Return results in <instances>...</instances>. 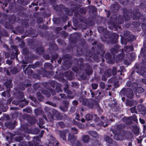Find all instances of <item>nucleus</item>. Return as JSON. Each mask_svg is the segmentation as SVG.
<instances>
[{
  "instance_id": "a19ab883",
  "label": "nucleus",
  "mask_w": 146,
  "mask_h": 146,
  "mask_svg": "<svg viewBox=\"0 0 146 146\" xmlns=\"http://www.w3.org/2000/svg\"><path fill=\"white\" fill-rule=\"evenodd\" d=\"M90 143L91 146H100L101 145V143L97 140L92 139Z\"/></svg>"
},
{
  "instance_id": "7ed1b4c3",
  "label": "nucleus",
  "mask_w": 146,
  "mask_h": 146,
  "mask_svg": "<svg viewBox=\"0 0 146 146\" xmlns=\"http://www.w3.org/2000/svg\"><path fill=\"white\" fill-rule=\"evenodd\" d=\"M83 67L85 69H82V70H80L81 72L79 74V76L82 79L85 80L87 76H90L93 72V71L92 67L88 63L84 64Z\"/></svg>"
},
{
  "instance_id": "6ab92c4d",
  "label": "nucleus",
  "mask_w": 146,
  "mask_h": 146,
  "mask_svg": "<svg viewBox=\"0 0 146 146\" xmlns=\"http://www.w3.org/2000/svg\"><path fill=\"white\" fill-rule=\"evenodd\" d=\"M31 85V84L28 82V80H25L20 82L18 87L20 89L24 90L26 88L29 87Z\"/></svg>"
},
{
  "instance_id": "0eeeda50",
  "label": "nucleus",
  "mask_w": 146,
  "mask_h": 146,
  "mask_svg": "<svg viewBox=\"0 0 146 146\" xmlns=\"http://www.w3.org/2000/svg\"><path fill=\"white\" fill-rule=\"evenodd\" d=\"M73 60L75 62V64L77 65V66H73L72 68V70L76 73H79L81 72L80 70H82V68H83L84 66L83 59L82 58L79 59L74 58L73 59Z\"/></svg>"
},
{
  "instance_id": "6e6d98bb",
  "label": "nucleus",
  "mask_w": 146,
  "mask_h": 146,
  "mask_svg": "<svg viewBox=\"0 0 146 146\" xmlns=\"http://www.w3.org/2000/svg\"><path fill=\"white\" fill-rule=\"evenodd\" d=\"M40 84L39 83H35L33 85V87L35 90L36 91L37 90H40L41 89V88L40 87Z\"/></svg>"
},
{
  "instance_id": "49530a36",
  "label": "nucleus",
  "mask_w": 146,
  "mask_h": 146,
  "mask_svg": "<svg viewBox=\"0 0 146 146\" xmlns=\"http://www.w3.org/2000/svg\"><path fill=\"white\" fill-rule=\"evenodd\" d=\"M15 29V31H13V32L15 33H15V31L18 33L21 34L24 31V28L19 26L16 27Z\"/></svg>"
},
{
  "instance_id": "c85d7f7f",
  "label": "nucleus",
  "mask_w": 146,
  "mask_h": 146,
  "mask_svg": "<svg viewBox=\"0 0 146 146\" xmlns=\"http://www.w3.org/2000/svg\"><path fill=\"white\" fill-rule=\"evenodd\" d=\"M68 139L73 145L75 144L76 140V139L75 136L72 134H70V133L69 134Z\"/></svg>"
},
{
  "instance_id": "37998d69",
  "label": "nucleus",
  "mask_w": 146,
  "mask_h": 146,
  "mask_svg": "<svg viewBox=\"0 0 146 146\" xmlns=\"http://www.w3.org/2000/svg\"><path fill=\"white\" fill-rule=\"evenodd\" d=\"M35 51L38 54H42L44 51V47L42 46H40L36 48Z\"/></svg>"
},
{
  "instance_id": "4468645a",
  "label": "nucleus",
  "mask_w": 146,
  "mask_h": 146,
  "mask_svg": "<svg viewBox=\"0 0 146 146\" xmlns=\"http://www.w3.org/2000/svg\"><path fill=\"white\" fill-rule=\"evenodd\" d=\"M12 49L11 52L10 59L13 60L16 58L17 60H18L17 56L19 54V53L18 48L16 46L14 45L12 46Z\"/></svg>"
},
{
  "instance_id": "774afa93",
  "label": "nucleus",
  "mask_w": 146,
  "mask_h": 146,
  "mask_svg": "<svg viewBox=\"0 0 146 146\" xmlns=\"http://www.w3.org/2000/svg\"><path fill=\"white\" fill-rule=\"evenodd\" d=\"M93 116L90 114H86L85 117V119L87 121H90L93 119Z\"/></svg>"
},
{
  "instance_id": "c03bdc74",
  "label": "nucleus",
  "mask_w": 146,
  "mask_h": 146,
  "mask_svg": "<svg viewBox=\"0 0 146 146\" xmlns=\"http://www.w3.org/2000/svg\"><path fill=\"white\" fill-rule=\"evenodd\" d=\"M12 24H11L9 22L5 21H4L3 24V26H5L6 28L10 29H13V27Z\"/></svg>"
},
{
  "instance_id": "2eb2a0df",
  "label": "nucleus",
  "mask_w": 146,
  "mask_h": 146,
  "mask_svg": "<svg viewBox=\"0 0 146 146\" xmlns=\"http://www.w3.org/2000/svg\"><path fill=\"white\" fill-rule=\"evenodd\" d=\"M24 119H26L28 123L31 125L34 124L36 122V119L34 116H31L28 114H25L23 116Z\"/></svg>"
},
{
  "instance_id": "f704fd0d",
  "label": "nucleus",
  "mask_w": 146,
  "mask_h": 146,
  "mask_svg": "<svg viewBox=\"0 0 146 146\" xmlns=\"http://www.w3.org/2000/svg\"><path fill=\"white\" fill-rule=\"evenodd\" d=\"M15 96L17 99L21 100L24 98V93L22 92L18 91L15 94Z\"/></svg>"
},
{
  "instance_id": "c9c22d12",
  "label": "nucleus",
  "mask_w": 146,
  "mask_h": 146,
  "mask_svg": "<svg viewBox=\"0 0 146 146\" xmlns=\"http://www.w3.org/2000/svg\"><path fill=\"white\" fill-rule=\"evenodd\" d=\"M104 140L107 143L110 144H112L116 143V142L114 141L108 135L105 136Z\"/></svg>"
},
{
  "instance_id": "473e14b6",
  "label": "nucleus",
  "mask_w": 146,
  "mask_h": 146,
  "mask_svg": "<svg viewBox=\"0 0 146 146\" xmlns=\"http://www.w3.org/2000/svg\"><path fill=\"white\" fill-rule=\"evenodd\" d=\"M105 58L106 60H108V62L109 63L113 64L114 62V60L111 59V55L109 52H106L105 55Z\"/></svg>"
},
{
  "instance_id": "72a5a7b5",
  "label": "nucleus",
  "mask_w": 146,
  "mask_h": 146,
  "mask_svg": "<svg viewBox=\"0 0 146 146\" xmlns=\"http://www.w3.org/2000/svg\"><path fill=\"white\" fill-rule=\"evenodd\" d=\"M19 130L20 131H23L26 133H28L29 132V129L27 124H24L21 125Z\"/></svg>"
},
{
  "instance_id": "58836bf2",
  "label": "nucleus",
  "mask_w": 146,
  "mask_h": 146,
  "mask_svg": "<svg viewBox=\"0 0 146 146\" xmlns=\"http://www.w3.org/2000/svg\"><path fill=\"white\" fill-rule=\"evenodd\" d=\"M67 133L66 130L59 131V134L60 137L62 138L63 140H66V134Z\"/></svg>"
},
{
  "instance_id": "ea45409f",
  "label": "nucleus",
  "mask_w": 146,
  "mask_h": 146,
  "mask_svg": "<svg viewBox=\"0 0 146 146\" xmlns=\"http://www.w3.org/2000/svg\"><path fill=\"white\" fill-rule=\"evenodd\" d=\"M45 70H53V66L52 64L50 63L46 62L44 63V68Z\"/></svg>"
},
{
  "instance_id": "338daca9",
  "label": "nucleus",
  "mask_w": 146,
  "mask_h": 146,
  "mask_svg": "<svg viewBox=\"0 0 146 146\" xmlns=\"http://www.w3.org/2000/svg\"><path fill=\"white\" fill-rule=\"evenodd\" d=\"M23 111L28 113H31L32 112L31 108L29 107H27L26 108L23 109Z\"/></svg>"
},
{
  "instance_id": "20e7f679",
  "label": "nucleus",
  "mask_w": 146,
  "mask_h": 146,
  "mask_svg": "<svg viewBox=\"0 0 146 146\" xmlns=\"http://www.w3.org/2000/svg\"><path fill=\"white\" fill-rule=\"evenodd\" d=\"M139 22H133L132 25L133 27L135 28L138 31H140L142 29L145 34L146 33V19L141 18L139 20Z\"/></svg>"
},
{
  "instance_id": "bb28decb",
  "label": "nucleus",
  "mask_w": 146,
  "mask_h": 146,
  "mask_svg": "<svg viewBox=\"0 0 146 146\" xmlns=\"http://www.w3.org/2000/svg\"><path fill=\"white\" fill-rule=\"evenodd\" d=\"M133 19L137 20L139 19L141 16V14L138 9H135L133 10Z\"/></svg>"
},
{
  "instance_id": "a878e982",
  "label": "nucleus",
  "mask_w": 146,
  "mask_h": 146,
  "mask_svg": "<svg viewBox=\"0 0 146 146\" xmlns=\"http://www.w3.org/2000/svg\"><path fill=\"white\" fill-rule=\"evenodd\" d=\"M122 52L121 53L119 54L115 58V62L117 63H118L119 62H121L123 59L125 54L123 53V48L122 49Z\"/></svg>"
},
{
  "instance_id": "f8f14e48",
  "label": "nucleus",
  "mask_w": 146,
  "mask_h": 146,
  "mask_svg": "<svg viewBox=\"0 0 146 146\" xmlns=\"http://www.w3.org/2000/svg\"><path fill=\"white\" fill-rule=\"evenodd\" d=\"M108 105L111 109L114 110V111H118L119 109V107L117 101L115 98H113L112 99L111 98V100H109Z\"/></svg>"
},
{
  "instance_id": "5fc2aeb1",
  "label": "nucleus",
  "mask_w": 146,
  "mask_h": 146,
  "mask_svg": "<svg viewBox=\"0 0 146 146\" xmlns=\"http://www.w3.org/2000/svg\"><path fill=\"white\" fill-rule=\"evenodd\" d=\"M89 134L92 137L96 138L98 137V133L95 131H90L88 132Z\"/></svg>"
},
{
  "instance_id": "09e8293b",
  "label": "nucleus",
  "mask_w": 146,
  "mask_h": 146,
  "mask_svg": "<svg viewBox=\"0 0 146 146\" xmlns=\"http://www.w3.org/2000/svg\"><path fill=\"white\" fill-rule=\"evenodd\" d=\"M131 35H133L131 34L129 31H125L124 32L123 37H125V38H127L129 39H132L131 38V37H132L131 36Z\"/></svg>"
},
{
  "instance_id": "e2e57ef3",
  "label": "nucleus",
  "mask_w": 146,
  "mask_h": 146,
  "mask_svg": "<svg viewBox=\"0 0 146 146\" xmlns=\"http://www.w3.org/2000/svg\"><path fill=\"white\" fill-rule=\"evenodd\" d=\"M54 23L57 25L59 24L61 18L60 17L55 18L53 19Z\"/></svg>"
},
{
  "instance_id": "1a4fd4ad",
  "label": "nucleus",
  "mask_w": 146,
  "mask_h": 146,
  "mask_svg": "<svg viewBox=\"0 0 146 146\" xmlns=\"http://www.w3.org/2000/svg\"><path fill=\"white\" fill-rule=\"evenodd\" d=\"M119 95L121 97L125 96L130 99H132L133 97V93L132 89L130 88H123L120 91Z\"/></svg>"
},
{
  "instance_id": "6e6552de",
  "label": "nucleus",
  "mask_w": 146,
  "mask_h": 146,
  "mask_svg": "<svg viewBox=\"0 0 146 146\" xmlns=\"http://www.w3.org/2000/svg\"><path fill=\"white\" fill-rule=\"evenodd\" d=\"M72 56L69 54H63V61L62 65L66 68H70L72 64L73 61L72 60Z\"/></svg>"
},
{
  "instance_id": "13d9d810",
  "label": "nucleus",
  "mask_w": 146,
  "mask_h": 146,
  "mask_svg": "<svg viewBox=\"0 0 146 146\" xmlns=\"http://www.w3.org/2000/svg\"><path fill=\"white\" fill-rule=\"evenodd\" d=\"M41 93L45 95L47 98H49L50 96V92L46 90H42Z\"/></svg>"
},
{
  "instance_id": "5701e85b",
  "label": "nucleus",
  "mask_w": 146,
  "mask_h": 146,
  "mask_svg": "<svg viewBox=\"0 0 146 146\" xmlns=\"http://www.w3.org/2000/svg\"><path fill=\"white\" fill-rule=\"evenodd\" d=\"M131 36L132 37L131 38H132V39H129L127 38H125L121 36V44H122L125 45L127 44V43L128 42L132 41L135 39V36L134 35H131Z\"/></svg>"
},
{
  "instance_id": "b1692460",
  "label": "nucleus",
  "mask_w": 146,
  "mask_h": 146,
  "mask_svg": "<svg viewBox=\"0 0 146 146\" xmlns=\"http://www.w3.org/2000/svg\"><path fill=\"white\" fill-rule=\"evenodd\" d=\"M65 77L69 80H72L74 78V73L72 71H69L64 73Z\"/></svg>"
},
{
  "instance_id": "7c9ffc66",
  "label": "nucleus",
  "mask_w": 146,
  "mask_h": 146,
  "mask_svg": "<svg viewBox=\"0 0 146 146\" xmlns=\"http://www.w3.org/2000/svg\"><path fill=\"white\" fill-rule=\"evenodd\" d=\"M52 112L53 117L56 118L57 119L61 120L62 119V117L59 112L56 110H52Z\"/></svg>"
},
{
  "instance_id": "aec40b11",
  "label": "nucleus",
  "mask_w": 146,
  "mask_h": 146,
  "mask_svg": "<svg viewBox=\"0 0 146 146\" xmlns=\"http://www.w3.org/2000/svg\"><path fill=\"white\" fill-rule=\"evenodd\" d=\"M79 38V36L77 33L71 35L69 40L70 42L72 44H74L77 42Z\"/></svg>"
},
{
  "instance_id": "e433bc0d",
  "label": "nucleus",
  "mask_w": 146,
  "mask_h": 146,
  "mask_svg": "<svg viewBox=\"0 0 146 146\" xmlns=\"http://www.w3.org/2000/svg\"><path fill=\"white\" fill-rule=\"evenodd\" d=\"M140 54L143 58L142 60V63L144 65L146 66V52L143 51V48L141 50Z\"/></svg>"
},
{
  "instance_id": "9d476101",
  "label": "nucleus",
  "mask_w": 146,
  "mask_h": 146,
  "mask_svg": "<svg viewBox=\"0 0 146 146\" xmlns=\"http://www.w3.org/2000/svg\"><path fill=\"white\" fill-rule=\"evenodd\" d=\"M125 127V125L123 123L117 125L115 127L114 131L117 133H119V134L122 137H125L126 134V132L124 129Z\"/></svg>"
},
{
  "instance_id": "603ef678",
  "label": "nucleus",
  "mask_w": 146,
  "mask_h": 146,
  "mask_svg": "<svg viewBox=\"0 0 146 146\" xmlns=\"http://www.w3.org/2000/svg\"><path fill=\"white\" fill-rule=\"evenodd\" d=\"M61 84L60 83L57 84L55 90L57 93L62 92V90L61 88Z\"/></svg>"
},
{
  "instance_id": "0e129e2a",
  "label": "nucleus",
  "mask_w": 146,
  "mask_h": 146,
  "mask_svg": "<svg viewBox=\"0 0 146 146\" xmlns=\"http://www.w3.org/2000/svg\"><path fill=\"white\" fill-rule=\"evenodd\" d=\"M49 46L50 48L53 50H57L58 49V47L57 45L54 43L50 44Z\"/></svg>"
},
{
  "instance_id": "f03ea898",
  "label": "nucleus",
  "mask_w": 146,
  "mask_h": 146,
  "mask_svg": "<svg viewBox=\"0 0 146 146\" xmlns=\"http://www.w3.org/2000/svg\"><path fill=\"white\" fill-rule=\"evenodd\" d=\"M78 100L80 103L84 105L87 106V107L90 109H92L94 105L100 108L98 103L97 101L93 99H88L86 98L85 96H82L80 97Z\"/></svg>"
},
{
  "instance_id": "de8ad7c7",
  "label": "nucleus",
  "mask_w": 146,
  "mask_h": 146,
  "mask_svg": "<svg viewBox=\"0 0 146 146\" xmlns=\"http://www.w3.org/2000/svg\"><path fill=\"white\" fill-rule=\"evenodd\" d=\"M97 9L95 6L90 5L89 6V12L93 13L97 12Z\"/></svg>"
},
{
  "instance_id": "69168bd1",
  "label": "nucleus",
  "mask_w": 146,
  "mask_h": 146,
  "mask_svg": "<svg viewBox=\"0 0 146 146\" xmlns=\"http://www.w3.org/2000/svg\"><path fill=\"white\" fill-rule=\"evenodd\" d=\"M144 91V89L141 87H137L135 92L138 93L143 92Z\"/></svg>"
},
{
  "instance_id": "052dcab7",
  "label": "nucleus",
  "mask_w": 146,
  "mask_h": 146,
  "mask_svg": "<svg viewBox=\"0 0 146 146\" xmlns=\"http://www.w3.org/2000/svg\"><path fill=\"white\" fill-rule=\"evenodd\" d=\"M10 71L12 74H15L19 72L18 68L16 67H14L11 68Z\"/></svg>"
},
{
  "instance_id": "423d86ee",
  "label": "nucleus",
  "mask_w": 146,
  "mask_h": 146,
  "mask_svg": "<svg viewBox=\"0 0 146 146\" xmlns=\"http://www.w3.org/2000/svg\"><path fill=\"white\" fill-rule=\"evenodd\" d=\"M123 11V16L119 15L118 18H117V23L119 24L123 23L124 19L125 21L130 20L132 15V11L130 10H128L126 9H124Z\"/></svg>"
},
{
  "instance_id": "dca6fc26",
  "label": "nucleus",
  "mask_w": 146,
  "mask_h": 146,
  "mask_svg": "<svg viewBox=\"0 0 146 146\" xmlns=\"http://www.w3.org/2000/svg\"><path fill=\"white\" fill-rule=\"evenodd\" d=\"M13 121L12 120L7 121L4 123L5 126L9 129H13L17 125V123L16 121H14L13 122Z\"/></svg>"
},
{
  "instance_id": "680f3d73",
  "label": "nucleus",
  "mask_w": 146,
  "mask_h": 146,
  "mask_svg": "<svg viewBox=\"0 0 146 146\" xmlns=\"http://www.w3.org/2000/svg\"><path fill=\"white\" fill-rule=\"evenodd\" d=\"M22 54L25 56L28 55L29 53V52L27 48H24L23 49L22 51Z\"/></svg>"
},
{
  "instance_id": "4be33fe9",
  "label": "nucleus",
  "mask_w": 146,
  "mask_h": 146,
  "mask_svg": "<svg viewBox=\"0 0 146 146\" xmlns=\"http://www.w3.org/2000/svg\"><path fill=\"white\" fill-rule=\"evenodd\" d=\"M86 19L85 17L80 15L77 18H73V22L75 24L77 25L79 22L85 23Z\"/></svg>"
},
{
  "instance_id": "cd10ccee",
  "label": "nucleus",
  "mask_w": 146,
  "mask_h": 146,
  "mask_svg": "<svg viewBox=\"0 0 146 146\" xmlns=\"http://www.w3.org/2000/svg\"><path fill=\"white\" fill-rule=\"evenodd\" d=\"M42 65V63L41 62L38 61L36 62L34 64L29 65V66L30 67V68L35 69L40 67Z\"/></svg>"
},
{
  "instance_id": "4c0bfd02",
  "label": "nucleus",
  "mask_w": 146,
  "mask_h": 146,
  "mask_svg": "<svg viewBox=\"0 0 146 146\" xmlns=\"http://www.w3.org/2000/svg\"><path fill=\"white\" fill-rule=\"evenodd\" d=\"M54 78L60 81H63L64 80L63 74L61 73L56 74L54 76Z\"/></svg>"
},
{
  "instance_id": "412c9836",
  "label": "nucleus",
  "mask_w": 146,
  "mask_h": 146,
  "mask_svg": "<svg viewBox=\"0 0 146 146\" xmlns=\"http://www.w3.org/2000/svg\"><path fill=\"white\" fill-rule=\"evenodd\" d=\"M120 48L121 47L119 45L116 44L113 48H111L110 49V52L114 57H115V56L116 54L119 52L121 50V49Z\"/></svg>"
},
{
  "instance_id": "39448f33",
  "label": "nucleus",
  "mask_w": 146,
  "mask_h": 146,
  "mask_svg": "<svg viewBox=\"0 0 146 146\" xmlns=\"http://www.w3.org/2000/svg\"><path fill=\"white\" fill-rule=\"evenodd\" d=\"M37 72L38 74L33 73L32 76L33 78L36 79H40L39 75H42L43 77L50 78V76L54 74V72L52 71L45 70L43 68H40V69L37 70Z\"/></svg>"
},
{
  "instance_id": "f3484780",
  "label": "nucleus",
  "mask_w": 146,
  "mask_h": 146,
  "mask_svg": "<svg viewBox=\"0 0 146 146\" xmlns=\"http://www.w3.org/2000/svg\"><path fill=\"white\" fill-rule=\"evenodd\" d=\"M12 80L11 79H7L4 83V85L6 87L7 90V95L8 96H11L10 92L11 90V88L12 87Z\"/></svg>"
},
{
  "instance_id": "f257e3e1",
  "label": "nucleus",
  "mask_w": 146,
  "mask_h": 146,
  "mask_svg": "<svg viewBox=\"0 0 146 146\" xmlns=\"http://www.w3.org/2000/svg\"><path fill=\"white\" fill-rule=\"evenodd\" d=\"M97 41H96L92 44L93 46L96 45L97 47H92L91 52L86 48H83L82 47L77 46L76 50L77 54L78 55L84 56L86 57L90 56L95 61L98 62L99 60L98 55L103 57L105 51L104 49V45L100 43L97 44Z\"/></svg>"
},
{
  "instance_id": "bf43d9fd",
  "label": "nucleus",
  "mask_w": 146,
  "mask_h": 146,
  "mask_svg": "<svg viewBox=\"0 0 146 146\" xmlns=\"http://www.w3.org/2000/svg\"><path fill=\"white\" fill-rule=\"evenodd\" d=\"M41 93L45 95L47 98H49L50 96V92L46 90H42Z\"/></svg>"
},
{
  "instance_id": "ddd939ff",
  "label": "nucleus",
  "mask_w": 146,
  "mask_h": 146,
  "mask_svg": "<svg viewBox=\"0 0 146 146\" xmlns=\"http://www.w3.org/2000/svg\"><path fill=\"white\" fill-rule=\"evenodd\" d=\"M108 35V36L106 37L105 35V37L106 38L111 39L110 43L112 44H115L117 42V40L119 37V35L116 33H110L108 32L107 33Z\"/></svg>"
},
{
  "instance_id": "2f4dec72",
  "label": "nucleus",
  "mask_w": 146,
  "mask_h": 146,
  "mask_svg": "<svg viewBox=\"0 0 146 146\" xmlns=\"http://www.w3.org/2000/svg\"><path fill=\"white\" fill-rule=\"evenodd\" d=\"M70 4L71 9L73 12L77 10L80 7V6L75 2H71Z\"/></svg>"
},
{
  "instance_id": "9b49d317",
  "label": "nucleus",
  "mask_w": 146,
  "mask_h": 146,
  "mask_svg": "<svg viewBox=\"0 0 146 146\" xmlns=\"http://www.w3.org/2000/svg\"><path fill=\"white\" fill-rule=\"evenodd\" d=\"M109 24L111 25L112 29H114V30L116 31L118 30V29L119 30H121V27L119 26V23H117V17H115L110 18V20L109 22Z\"/></svg>"
},
{
  "instance_id": "8fccbe9b",
  "label": "nucleus",
  "mask_w": 146,
  "mask_h": 146,
  "mask_svg": "<svg viewBox=\"0 0 146 146\" xmlns=\"http://www.w3.org/2000/svg\"><path fill=\"white\" fill-rule=\"evenodd\" d=\"M9 22L11 24H14L16 21L15 17L13 15H10L9 18Z\"/></svg>"
},
{
  "instance_id": "4d7b16f0",
  "label": "nucleus",
  "mask_w": 146,
  "mask_h": 146,
  "mask_svg": "<svg viewBox=\"0 0 146 146\" xmlns=\"http://www.w3.org/2000/svg\"><path fill=\"white\" fill-rule=\"evenodd\" d=\"M35 115L37 116L40 115L42 114V110L40 109H36L34 111Z\"/></svg>"
},
{
  "instance_id": "c756f323",
  "label": "nucleus",
  "mask_w": 146,
  "mask_h": 146,
  "mask_svg": "<svg viewBox=\"0 0 146 146\" xmlns=\"http://www.w3.org/2000/svg\"><path fill=\"white\" fill-rule=\"evenodd\" d=\"M53 6L54 9L56 11L62 12L64 10V6L62 4L54 5Z\"/></svg>"
},
{
  "instance_id": "3c124183",
  "label": "nucleus",
  "mask_w": 146,
  "mask_h": 146,
  "mask_svg": "<svg viewBox=\"0 0 146 146\" xmlns=\"http://www.w3.org/2000/svg\"><path fill=\"white\" fill-rule=\"evenodd\" d=\"M82 140L84 143H88L89 141H90L91 140L88 135H84L82 137Z\"/></svg>"
},
{
  "instance_id": "864d4df0",
  "label": "nucleus",
  "mask_w": 146,
  "mask_h": 146,
  "mask_svg": "<svg viewBox=\"0 0 146 146\" xmlns=\"http://www.w3.org/2000/svg\"><path fill=\"white\" fill-rule=\"evenodd\" d=\"M87 11V8L86 7H82L80 8L79 10V13L82 14H86Z\"/></svg>"
},
{
  "instance_id": "79ce46f5",
  "label": "nucleus",
  "mask_w": 146,
  "mask_h": 146,
  "mask_svg": "<svg viewBox=\"0 0 146 146\" xmlns=\"http://www.w3.org/2000/svg\"><path fill=\"white\" fill-rule=\"evenodd\" d=\"M8 108L7 105L4 106L3 104L2 103H0V115L2 113V111L6 112Z\"/></svg>"
},
{
  "instance_id": "a211bd4d",
  "label": "nucleus",
  "mask_w": 146,
  "mask_h": 146,
  "mask_svg": "<svg viewBox=\"0 0 146 146\" xmlns=\"http://www.w3.org/2000/svg\"><path fill=\"white\" fill-rule=\"evenodd\" d=\"M23 70L25 74L26 75H27L29 78H31L33 73V71L31 69V68H30V67L29 66V65L25 70H24V69L27 66L25 65H23Z\"/></svg>"
},
{
  "instance_id": "a18cd8bd",
  "label": "nucleus",
  "mask_w": 146,
  "mask_h": 146,
  "mask_svg": "<svg viewBox=\"0 0 146 146\" xmlns=\"http://www.w3.org/2000/svg\"><path fill=\"white\" fill-rule=\"evenodd\" d=\"M113 133L114 134V138L115 139L117 140H121V139L120 137H121V138L124 137H122L121 135L119 134V133H117L113 129L112 130Z\"/></svg>"
},
{
  "instance_id": "393cba45",
  "label": "nucleus",
  "mask_w": 146,
  "mask_h": 146,
  "mask_svg": "<svg viewBox=\"0 0 146 146\" xmlns=\"http://www.w3.org/2000/svg\"><path fill=\"white\" fill-rule=\"evenodd\" d=\"M136 72L141 75L144 77L146 76V68L144 66H141L140 68L137 70Z\"/></svg>"
}]
</instances>
